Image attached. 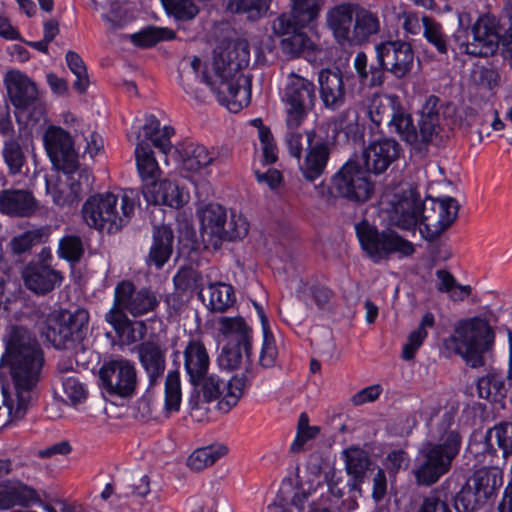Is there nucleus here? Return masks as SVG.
Segmentation results:
<instances>
[{"mask_svg": "<svg viewBox=\"0 0 512 512\" xmlns=\"http://www.w3.org/2000/svg\"><path fill=\"white\" fill-rule=\"evenodd\" d=\"M5 349L0 368L7 369L14 387V398L3 388L4 405H0L2 426L22 419L32 398V390L40 378L44 355L36 336L26 327L13 325L4 337Z\"/></svg>", "mask_w": 512, "mask_h": 512, "instance_id": "nucleus-1", "label": "nucleus"}, {"mask_svg": "<svg viewBox=\"0 0 512 512\" xmlns=\"http://www.w3.org/2000/svg\"><path fill=\"white\" fill-rule=\"evenodd\" d=\"M250 59L246 40L229 41L216 47L213 77L205 73L202 79L216 94L220 104L233 113L247 106L251 98V78L242 73Z\"/></svg>", "mask_w": 512, "mask_h": 512, "instance_id": "nucleus-2", "label": "nucleus"}, {"mask_svg": "<svg viewBox=\"0 0 512 512\" xmlns=\"http://www.w3.org/2000/svg\"><path fill=\"white\" fill-rule=\"evenodd\" d=\"M461 436L455 430L446 431L439 442L428 441L418 452L414 476L419 484L430 486L446 474L458 455Z\"/></svg>", "mask_w": 512, "mask_h": 512, "instance_id": "nucleus-3", "label": "nucleus"}, {"mask_svg": "<svg viewBox=\"0 0 512 512\" xmlns=\"http://www.w3.org/2000/svg\"><path fill=\"white\" fill-rule=\"evenodd\" d=\"M356 235L362 250L373 263L411 257L416 249L414 244L394 229L378 230L367 221L355 225Z\"/></svg>", "mask_w": 512, "mask_h": 512, "instance_id": "nucleus-4", "label": "nucleus"}, {"mask_svg": "<svg viewBox=\"0 0 512 512\" xmlns=\"http://www.w3.org/2000/svg\"><path fill=\"white\" fill-rule=\"evenodd\" d=\"M450 341L454 350L473 368L484 364L483 354L494 342V332L485 319L474 317L458 323Z\"/></svg>", "mask_w": 512, "mask_h": 512, "instance_id": "nucleus-5", "label": "nucleus"}, {"mask_svg": "<svg viewBox=\"0 0 512 512\" xmlns=\"http://www.w3.org/2000/svg\"><path fill=\"white\" fill-rule=\"evenodd\" d=\"M118 198L111 192L90 196L82 207V215L88 227L109 234L119 232L125 225L128 196H122L120 213L117 209Z\"/></svg>", "mask_w": 512, "mask_h": 512, "instance_id": "nucleus-6", "label": "nucleus"}, {"mask_svg": "<svg viewBox=\"0 0 512 512\" xmlns=\"http://www.w3.org/2000/svg\"><path fill=\"white\" fill-rule=\"evenodd\" d=\"M89 314L85 309L63 311L48 315L41 335L57 349H68L85 335Z\"/></svg>", "mask_w": 512, "mask_h": 512, "instance_id": "nucleus-7", "label": "nucleus"}, {"mask_svg": "<svg viewBox=\"0 0 512 512\" xmlns=\"http://www.w3.org/2000/svg\"><path fill=\"white\" fill-rule=\"evenodd\" d=\"M282 102L285 111V124L301 126L316 103V87L313 81L291 72L286 77Z\"/></svg>", "mask_w": 512, "mask_h": 512, "instance_id": "nucleus-8", "label": "nucleus"}, {"mask_svg": "<svg viewBox=\"0 0 512 512\" xmlns=\"http://www.w3.org/2000/svg\"><path fill=\"white\" fill-rule=\"evenodd\" d=\"M502 484V473L496 467L480 468L462 486L455 496L458 512H475L494 494Z\"/></svg>", "mask_w": 512, "mask_h": 512, "instance_id": "nucleus-9", "label": "nucleus"}, {"mask_svg": "<svg viewBox=\"0 0 512 512\" xmlns=\"http://www.w3.org/2000/svg\"><path fill=\"white\" fill-rule=\"evenodd\" d=\"M405 41H383L375 45L377 65L368 69V57L365 52L359 51L353 60V67L361 83L369 87H379L385 81L387 66L395 61L398 52L402 49Z\"/></svg>", "mask_w": 512, "mask_h": 512, "instance_id": "nucleus-10", "label": "nucleus"}, {"mask_svg": "<svg viewBox=\"0 0 512 512\" xmlns=\"http://www.w3.org/2000/svg\"><path fill=\"white\" fill-rule=\"evenodd\" d=\"M368 172L354 161L346 162L332 177V191L353 202L369 200L374 191V184Z\"/></svg>", "mask_w": 512, "mask_h": 512, "instance_id": "nucleus-11", "label": "nucleus"}, {"mask_svg": "<svg viewBox=\"0 0 512 512\" xmlns=\"http://www.w3.org/2000/svg\"><path fill=\"white\" fill-rule=\"evenodd\" d=\"M419 230L425 240L433 241L455 221L459 205L452 197L422 201Z\"/></svg>", "mask_w": 512, "mask_h": 512, "instance_id": "nucleus-12", "label": "nucleus"}, {"mask_svg": "<svg viewBox=\"0 0 512 512\" xmlns=\"http://www.w3.org/2000/svg\"><path fill=\"white\" fill-rule=\"evenodd\" d=\"M441 107L440 99L437 96L430 95L427 97L420 110L417 127L413 124L410 115V124L402 129L403 132H401L400 138L415 147L433 142L442 130Z\"/></svg>", "mask_w": 512, "mask_h": 512, "instance_id": "nucleus-13", "label": "nucleus"}, {"mask_svg": "<svg viewBox=\"0 0 512 512\" xmlns=\"http://www.w3.org/2000/svg\"><path fill=\"white\" fill-rule=\"evenodd\" d=\"M368 116L377 126H386L390 133L401 136L402 129L410 124V114L395 95H373L368 106Z\"/></svg>", "mask_w": 512, "mask_h": 512, "instance_id": "nucleus-14", "label": "nucleus"}, {"mask_svg": "<svg viewBox=\"0 0 512 512\" xmlns=\"http://www.w3.org/2000/svg\"><path fill=\"white\" fill-rule=\"evenodd\" d=\"M333 143L319 136L314 129L307 131V147L299 162L302 176L310 182L321 177L328 165Z\"/></svg>", "mask_w": 512, "mask_h": 512, "instance_id": "nucleus-15", "label": "nucleus"}, {"mask_svg": "<svg viewBox=\"0 0 512 512\" xmlns=\"http://www.w3.org/2000/svg\"><path fill=\"white\" fill-rule=\"evenodd\" d=\"M471 39L460 43L464 52L477 57L492 55L498 48L499 35L495 24L487 17H480L472 26Z\"/></svg>", "mask_w": 512, "mask_h": 512, "instance_id": "nucleus-16", "label": "nucleus"}, {"mask_svg": "<svg viewBox=\"0 0 512 512\" xmlns=\"http://www.w3.org/2000/svg\"><path fill=\"white\" fill-rule=\"evenodd\" d=\"M45 149L58 169L74 167L77 154L73 149L71 136L61 127L50 126L43 136Z\"/></svg>", "mask_w": 512, "mask_h": 512, "instance_id": "nucleus-17", "label": "nucleus"}, {"mask_svg": "<svg viewBox=\"0 0 512 512\" xmlns=\"http://www.w3.org/2000/svg\"><path fill=\"white\" fill-rule=\"evenodd\" d=\"M142 194L148 204L165 205L179 209L189 200V194L173 181L164 178L141 187Z\"/></svg>", "mask_w": 512, "mask_h": 512, "instance_id": "nucleus-18", "label": "nucleus"}, {"mask_svg": "<svg viewBox=\"0 0 512 512\" xmlns=\"http://www.w3.org/2000/svg\"><path fill=\"white\" fill-rule=\"evenodd\" d=\"M401 152L400 144L393 138L375 140L364 149L365 167L374 174L383 173L399 159Z\"/></svg>", "mask_w": 512, "mask_h": 512, "instance_id": "nucleus-19", "label": "nucleus"}, {"mask_svg": "<svg viewBox=\"0 0 512 512\" xmlns=\"http://www.w3.org/2000/svg\"><path fill=\"white\" fill-rule=\"evenodd\" d=\"M422 200L412 188L403 191L392 203L390 211L391 222L403 230H415L421 216Z\"/></svg>", "mask_w": 512, "mask_h": 512, "instance_id": "nucleus-20", "label": "nucleus"}, {"mask_svg": "<svg viewBox=\"0 0 512 512\" xmlns=\"http://www.w3.org/2000/svg\"><path fill=\"white\" fill-rule=\"evenodd\" d=\"M319 94L323 106L337 111L346 102V88L339 69H322L318 73Z\"/></svg>", "mask_w": 512, "mask_h": 512, "instance_id": "nucleus-21", "label": "nucleus"}, {"mask_svg": "<svg viewBox=\"0 0 512 512\" xmlns=\"http://www.w3.org/2000/svg\"><path fill=\"white\" fill-rule=\"evenodd\" d=\"M102 387L110 396L125 400L128 397V361L112 359L103 363L99 370Z\"/></svg>", "mask_w": 512, "mask_h": 512, "instance_id": "nucleus-22", "label": "nucleus"}, {"mask_svg": "<svg viewBox=\"0 0 512 512\" xmlns=\"http://www.w3.org/2000/svg\"><path fill=\"white\" fill-rule=\"evenodd\" d=\"M25 287L38 295H45L59 286L63 280L60 271L48 264L29 263L22 272Z\"/></svg>", "mask_w": 512, "mask_h": 512, "instance_id": "nucleus-23", "label": "nucleus"}, {"mask_svg": "<svg viewBox=\"0 0 512 512\" xmlns=\"http://www.w3.org/2000/svg\"><path fill=\"white\" fill-rule=\"evenodd\" d=\"M359 4L344 2L326 13V24L340 45H348Z\"/></svg>", "mask_w": 512, "mask_h": 512, "instance_id": "nucleus-24", "label": "nucleus"}, {"mask_svg": "<svg viewBox=\"0 0 512 512\" xmlns=\"http://www.w3.org/2000/svg\"><path fill=\"white\" fill-rule=\"evenodd\" d=\"M4 83L10 101L17 109H28L39 97L36 84L20 71H9L5 75Z\"/></svg>", "mask_w": 512, "mask_h": 512, "instance_id": "nucleus-25", "label": "nucleus"}, {"mask_svg": "<svg viewBox=\"0 0 512 512\" xmlns=\"http://www.w3.org/2000/svg\"><path fill=\"white\" fill-rule=\"evenodd\" d=\"M174 134L175 130L172 126L161 127L160 120L155 115L147 114L144 123L136 131V143L151 144L167 156L173 147L171 138Z\"/></svg>", "mask_w": 512, "mask_h": 512, "instance_id": "nucleus-26", "label": "nucleus"}, {"mask_svg": "<svg viewBox=\"0 0 512 512\" xmlns=\"http://www.w3.org/2000/svg\"><path fill=\"white\" fill-rule=\"evenodd\" d=\"M184 369L192 386L198 387L201 379L208 374L210 358L203 342L190 339L183 351Z\"/></svg>", "mask_w": 512, "mask_h": 512, "instance_id": "nucleus-27", "label": "nucleus"}, {"mask_svg": "<svg viewBox=\"0 0 512 512\" xmlns=\"http://www.w3.org/2000/svg\"><path fill=\"white\" fill-rule=\"evenodd\" d=\"M200 232L204 242L212 247H220V237L226 220V209L215 203L203 207L199 212Z\"/></svg>", "mask_w": 512, "mask_h": 512, "instance_id": "nucleus-28", "label": "nucleus"}, {"mask_svg": "<svg viewBox=\"0 0 512 512\" xmlns=\"http://www.w3.org/2000/svg\"><path fill=\"white\" fill-rule=\"evenodd\" d=\"M341 478L336 477L334 469H330L324 475V482H318L316 486L310 485L307 489L302 488L301 491L295 493V501H308L310 496L316 497L318 501H322L331 507L332 502L338 501L344 495L343 489L339 486Z\"/></svg>", "mask_w": 512, "mask_h": 512, "instance_id": "nucleus-29", "label": "nucleus"}, {"mask_svg": "<svg viewBox=\"0 0 512 512\" xmlns=\"http://www.w3.org/2000/svg\"><path fill=\"white\" fill-rule=\"evenodd\" d=\"M218 331L230 344L243 346L247 363L251 362L252 329L242 317H221L218 320Z\"/></svg>", "mask_w": 512, "mask_h": 512, "instance_id": "nucleus-30", "label": "nucleus"}, {"mask_svg": "<svg viewBox=\"0 0 512 512\" xmlns=\"http://www.w3.org/2000/svg\"><path fill=\"white\" fill-rule=\"evenodd\" d=\"M128 282L123 280L115 288L114 302L105 319L113 327L120 338L119 345L125 344L123 339L128 330Z\"/></svg>", "mask_w": 512, "mask_h": 512, "instance_id": "nucleus-31", "label": "nucleus"}, {"mask_svg": "<svg viewBox=\"0 0 512 512\" xmlns=\"http://www.w3.org/2000/svg\"><path fill=\"white\" fill-rule=\"evenodd\" d=\"M39 500L37 491L15 479L0 481V509L7 510L14 506H28Z\"/></svg>", "mask_w": 512, "mask_h": 512, "instance_id": "nucleus-32", "label": "nucleus"}, {"mask_svg": "<svg viewBox=\"0 0 512 512\" xmlns=\"http://www.w3.org/2000/svg\"><path fill=\"white\" fill-rule=\"evenodd\" d=\"M37 208V203L30 191L27 190H3L0 193V211L4 214L16 217L32 215Z\"/></svg>", "mask_w": 512, "mask_h": 512, "instance_id": "nucleus-33", "label": "nucleus"}, {"mask_svg": "<svg viewBox=\"0 0 512 512\" xmlns=\"http://www.w3.org/2000/svg\"><path fill=\"white\" fill-rule=\"evenodd\" d=\"M345 470L350 477L347 486L350 492L361 494V485L364 483L366 473L370 466V459L367 453L360 449L351 447L343 451Z\"/></svg>", "mask_w": 512, "mask_h": 512, "instance_id": "nucleus-34", "label": "nucleus"}, {"mask_svg": "<svg viewBox=\"0 0 512 512\" xmlns=\"http://www.w3.org/2000/svg\"><path fill=\"white\" fill-rule=\"evenodd\" d=\"M139 361L149 378V387L163 376L166 368L165 353L159 345L145 342L136 347Z\"/></svg>", "mask_w": 512, "mask_h": 512, "instance_id": "nucleus-35", "label": "nucleus"}, {"mask_svg": "<svg viewBox=\"0 0 512 512\" xmlns=\"http://www.w3.org/2000/svg\"><path fill=\"white\" fill-rule=\"evenodd\" d=\"M381 31L378 14L359 5L348 45H363Z\"/></svg>", "mask_w": 512, "mask_h": 512, "instance_id": "nucleus-36", "label": "nucleus"}, {"mask_svg": "<svg viewBox=\"0 0 512 512\" xmlns=\"http://www.w3.org/2000/svg\"><path fill=\"white\" fill-rule=\"evenodd\" d=\"M135 167L142 186L161 178L162 170L156 158L154 147L145 142L136 143L134 149Z\"/></svg>", "mask_w": 512, "mask_h": 512, "instance_id": "nucleus-37", "label": "nucleus"}, {"mask_svg": "<svg viewBox=\"0 0 512 512\" xmlns=\"http://www.w3.org/2000/svg\"><path fill=\"white\" fill-rule=\"evenodd\" d=\"M177 151L181 157V169L197 173L212 164L214 155L205 146L193 142L185 143Z\"/></svg>", "mask_w": 512, "mask_h": 512, "instance_id": "nucleus-38", "label": "nucleus"}, {"mask_svg": "<svg viewBox=\"0 0 512 512\" xmlns=\"http://www.w3.org/2000/svg\"><path fill=\"white\" fill-rule=\"evenodd\" d=\"M173 231L168 225L155 226L153 243L149 252V260L157 268H161L172 254Z\"/></svg>", "mask_w": 512, "mask_h": 512, "instance_id": "nucleus-39", "label": "nucleus"}, {"mask_svg": "<svg viewBox=\"0 0 512 512\" xmlns=\"http://www.w3.org/2000/svg\"><path fill=\"white\" fill-rule=\"evenodd\" d=\"M494 115L495 108L489 101H484L482 104L474 102L465 108L461 124L468 128H478V141L481 142L480 128L487 124Z\"/></svg>", "mask_w": 512, "mask_h": 512, "instance_id": "nucleus-40", "label": "nucleus"}, {"mask_svg": "<svg viewBox=\"0 0 512 512\" xmlns=\"http://www.w3.org/2000/svg\"><path fill=\"white\" fill-rule=\"evenodd\" d=\"M78 159L74 163V167L69 169H61L66 174V183L69 187V193L76 202L81 196L87 192L93 182L91 172L87 168H79Z\"/></svg>", "mask_w": 512, "mask_h": 512, "instance_id": "nucleus-41", "label": "nucleus"}, {"mask_svg": "<svg viewBox=\"0 0 512 512\" xmlns=\"http://www.w3.org/2000/svg\"><path fill=\"white\" fill-rule=\"evenodd\" d=\"M333 124L336 131L343 132L349 139L356 141L363 136L364 126L359 122V114L355 106H349L339 113L333 119Z\"/></svg>", "mask_w": 512, "mask_h": 512, "instance_id": "nucleus-42", "label": "nucleus"}, {"mask_svg": "<svg viewBox=\"0 0 512 512\" xmlns=\"http://www.w3.org/2000/svg\"><path fill=\"white\" fill-rule=\"evenodd\" d=\"M434 325V315L431 312L425 313L419 326L408 335L407 342L403 346L402 358L404 360L410 361L414 358L416 352L428 336L427 329L432 328Z\"/></svg>", "mask_w": 512, "mask_h": 512, "instance_id": "nucleus-43", "label": "nucleus"}, {"mask_svg": "<svg viewBox=\"0 0 512 512\" xmlns=\"http://www.w3.org/2000/svg\"><path fill=\"white\" fill-rule=\"evenodd\" d=\"M228 449L224 445L207 446L196 449L187 459V466L195 471L203 470L213 465L218 459L226 455Z\"/></svg>", "mask_w": 512, "mask_h": 512, "instance_id": "nucleus-44", "label": "nucleus"}, {"mask_svg": "<svg viewBox=\"0 0 512 512\" xmlns=\"http://www.w3.org/2000/svg\"><path fill=\"white\" fill-rule=\"evenodd\" d=\"M248 379L245 374L235 375L228 382H225V394L218 401L217 408L222 413H228L235 407L243 395Z\"/></svg>", "mask_w": 512, "mask_h": 512, "instance_id": "nucleus-45", "label": "nucleus"}, {"mask_svg": "<svg viewBox=\"0 0 512 512\" xmlns=\"http://www.w3.org/2000/svg\"><path fill=\"white\" fill-rule=\"evenodd\" d=\"M208 307L215 312L223 313L235 303V293L231 285L214 283L208 286Z\"/></svg>", "mask_w": 512, "mask_h": 512, "instance_id": "nucleus-46", "label": "nucleus"}, {"mask_svg": "<svg viewBox=\"0 0 512 512\" xmlns=\"http://www.w3.org/2000/svg\"><path fill=\"white\" fill-rule=\"evenodd\" d=\"M2 156L11 175L22 172L26 163V156L19 138L10 137L3 143Z\"/></svg>", "mask_w": 512, "mask_h": 512, "instance_id": "nucleus-47", "label": "nucleus"}, {"mask_svg": "<svg viewBox=\"0 0 512 512\" xmlns=\"http://www.w3.org/2000/svg\"><path fill=\"white\" fill-rule=\"evenodd\" d=\"M272 0H229L227 10L231 13L245 14L249 20L264 17Z\"/></svg>", "mask_w": 512, "mask_h": 512, "instance_id": "nucleus-48", "label": "nucleus"}, {"mask_svg": "<svg viewBox=\"0 0 512 512\" xmlns=\"http://www.w3.org/2000/svg\"><path fill=\"white\" fill-rule=\"evenodd\" d=\"M477 390L480 398L497 400L506 393L504 376L502 373L490 371L477 381Z\"/></svg>", "mask_w": 512, "mask_h": 512, "instance_id": "nucleus-49", "label": "nucleus"}, {"mask_svg": "<svg viewBox=\"0 0 512 512\" xmlns=\"http://www.w3.org/2000/svg\"><path fill=\"white\" fill-rule=\"evenodd\" d=\"M182 401L181 379L177 370L169 371L165 378L164 411L178 412Z\"/></svg>", "mask_w": 512, "mask_h": 512, "instance_id": "nucleus-50", "label": "nucleus"}, {"mask_svg": "<svg viewBox=\"0 0 512 512\" xmlns=\"http://www.w3.org/2000/svg\"><path fill=\"white\" fill-rule=\"evenodd\" d=\"M49 237V228L40 227L28 230L18 236H15L11 242V250L14 254H23L29 251L33 246L42 244Z\"/></svg>", "mask_w": 512, "mask_h": 512, "instance_id": "nucleus-51", "label": "nucleus"}, {"mask_svg": "<svg viewBox=\"0 0 512 512\" xmlns=\"http://www.w3.org/2000/svg\"><path fill=\"white\" fill-rule=\"evenodd\" d=\"M324 0H291L293 18L300 26H307L320 14Z\"/></svg>", "mask_w": 512, "mask_h": 512, "instance_id": "nucleus-52", "label": "nucleus"}, {"mask_svg": "<svg viewBox=\"0 0 512 512\" xmlns=\"http://www.w3.org/2000/svg\"><path fill=\"white\" fill-rule=\"evenodd\" d=\"M175 290L183 295L201 290L203 285L202 275L191 267H182L173 277Z\"/></svg>", "mask_w": 512, "mask_h": 512, "instance_id": "nucleus-53", "label": "nucleus"}, {"mask_svg": "<svg viewBox=\"0 0 512 512\" xmlns=\"http://www.w3.org/2000/svg\"><path fill=\"white\" fill-rule=\"evenodd\" d=\"M65 60L69 70L76 77L73 88L79 94H84L89 87L90 81L83 59L77 52L70 50L66 53Z\"/></svg>", "mask_w": 512, "mask_h": 512, "instance_id": "nucleus-54", "label": "nucleus"}, {"mask_svg": "<svg viewBox=\"0 0 512 512\" xmlns=\"http://www.w3.org/2000/svg\"><path fill=\"white\" fill-rule=\"evenodd\" d=\"M249 232V223L242 214L232 212L223 225L220 245L223 241H236L243 239Z\"/></svg>", "mask_w": 512, "mask_h": 512, "instance_id": "nucleus-55", "label": "nucleus"}, {"mask_svg": "<svg viewBox=\"0 0 512 512\" xmlns=\"http://www.w3.org/2000/svg\"><path fill=\"white\" fill-rule=\"evenodd\" d=\"M131 288L132 285L130 284ZM158 304V298L150 288H142L134 294L130 292V313L134 316L144 315L153 311Z\"/></svg>", "mask_w": 512, "mask_h": 512, "instance_id": "nucleus-56", "label": "nucleus"}, {"mask_svg": "<svg viewBox=\"0 0 512 512\" xmlns=\"http://www.w3.org/2000/svg\"><path fill=\"white\" fill-rule=\"evenodd\" d=\"M58 256L71 264L78 263L84 255V245L80 236L65 235L59 240Z\"/></svg>", "mask_w": 512, "mask_h": 512, "instance_id": "nucleus-57", "label": "nucleus"}, {"mask_svg": "<svg viewBox=\"0 0 512 512\" xmlns=\"http://www.w3.org/2000/svg\"><path fill=\"white\" fill-rule=\"evenodd\" d=\"M493 440L502 450L504 457L512 454V423L502 422L488 430L485 445L492 446Z\"/></svg>", "mask_w": 512, "mask_h": 512, "instance_id": "nucleus-58", "label": "nucleus"}, {"mask_svg": "<svg viewBox=\"0 0 512 512\" xmlns=\"http://www.w3.org/2000/svg\"><path fill=\"white\" fill-rule=\"evenodd\" d=\"M175 33L167 28L147 27L130 36L131 41L138 47H151L163 40H171Z\"/></svg>", "mask_w": 512, "mask_h": 512, "instance_id": "nucleus-59", "label": "nucleus"}, {"mask_svg": "<svg viewBox=\"0 0 512 512\" xmlns=\"http://www.w3.org/2000/svg\"><path fill=\"white\" fill-rule=\"evenodd\" d=\"M413 65L414 51L411 44L405 42L402 49L398 52L395 61L391 66H387V72L391 73L397 79H402L410 74Z\"/></svg>", "mask_w": 512, "mask_h": 512, "instance_id": "nucleus-60", "label": "nucleus"}, {"mask_svg": "<svg viewBox=\"0 0 512 512\" xmlns=\"http://www.w3.org/2000/svg\"><path fill=\"white\" fill-rule=\"evenodd\" d=\"M286 125V133H285V144L290 156L296 158L298 161L301 160L302 156L305 153V148L307 147V131L304 133L299 131L300 126L290 127L288 124Z\"/></svg>", "mask_w": 512, "mask_h": 512, "instance_id": "nucleus-61", "label": "nucleus"}, {"mask_svg": "<svg viewBox=\"0 0 512 512\" xmlns=\"http://www.w3.org/2000/svg\"><path fill=\"white\" fill-rule=\"evenodd\" d=\"M422 25L424 28V36L427 41L435 46L439 53L446 54L448 45L446 36L442 31V26L427 16L422 18Z\"/></svg>", "mask_w": 512, "mask_h": 512, "instance_id": "nucleus-62", "label": "nucleus"}, {"mask_svg": "<svg viewBox=\"0 0 512 512\" xmlns=\"http://www.w3.org/2000/svg\"><path fill=\"white\" fill-rule=\"evenodd\" d=\"M220 365L226 369H236L244 364L245 368L248 369L250 363H247L245 353L242 345L230 344L222 349L219 357Z\"/></svg>", "mask_w": 512, "mask_h": 512, "instance_id": "nucleus-63", "label": "nucleus"}, {"mask_svg": "<svg viewBox=\"0 0 512 512\" xmlns=\"http://www.w3.org/2000/svg\"><path fill=\"white\" fill-rule=\"evenodd\" d=\"M166 10L179 20L193 19L199 12L194 0H161Z\"/></svg>", "mask_w": 512, "mask_h": 512, "instance_id": "nucleus-64", "label": "nucleus"}]
</instances>
